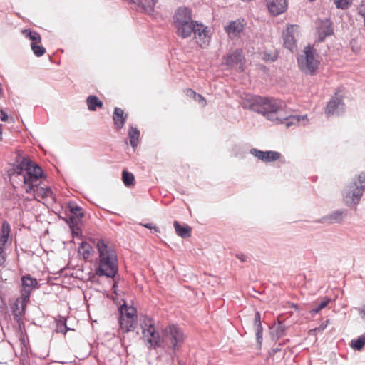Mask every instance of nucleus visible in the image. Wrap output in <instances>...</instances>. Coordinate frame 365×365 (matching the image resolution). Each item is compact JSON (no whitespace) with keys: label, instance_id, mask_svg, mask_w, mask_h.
I'll use <instances>...</instances> for the list:
<instances>
[{"label":"nucleus","instance_id":"49","mask_svg":"<svg viewBox=\"0 0 365 365\" xmlns=\"http://www.w3.org/2000/svg\"><path fill=\"white\" fill-rule=\"evenodd\" d=\"M0 365H7L6 363L0 362Z\"/></svg>","mask_w":365,"mask_h":365},{"label":"nucleus","instance_id":"5","mask_svg":"<svg viewBox=\"0 0 365 365\" xmlns=\"http://www.w3.org/2000/svg\"><path fill=\"white\" fill-rule=\"evenodd\" d=\"M119 331H133L137 326V310L133 306L123 304L119 308Z\"/></svg>","mask_w":365,"mask_h":365},{"label":"nucleus","instance_id":"32","mask_svg":"<svg viewBox=\"0 0 365 365\" xmlns=\"http://www.w3.org/2000/svg\"><path fill=\"white\" fill-rule=\"evenodd\" d=\"M354 0H334L336 6L339 9H346L351 4Z\"/></svg>","mask_w":365,"mask_h":365},{"label":"nucleus","instance_id":"2","mask_svg":"<svg viewBox=\"0 0 365 365\" xmlns=\"http://www.w3.org/2000/svg\"><path fill=\"white\" fill-rule=\"evenodd\" d=\"M98 257L95 273L98 277L113 278L118 272V256L114 248L102 240L96 242Z\"/></svg>","mask_w":365,"mask_h":365},{"label":"nucleus","instance_id":"44","mask_svg":"<svg viewBox=\"0 0 365 365\" xmlns=\"http://www.w3.org/2000/svg\"><path fill=\"white\" fill-rule=\"evenodd\" d=\"M143 226L148 229L154 230L155 232H159L158 227H157L156 226L153 225L151 223L145 224L143 225Z\"/></svg>","mask_w":365,"mask_h":365},{"label":"nucleus","instance_id":"27","mask_svg":"<svg viewBox=\"0 0 365 365\" xmlns=\"http://www.w3.org/2000/svg\"><path fill=\"white\" fill-rule=\"evenodd\" d=\"M92 252V247L91 245L86 242H82L78 250V255H81L83 259H87L90 257L91 253Z\"/></svg>","mask_w":365,"mask_h":365},{"label":"nucleus","instance_id":"19","mask_svg":"<svg viewBox=\"0 0 365 365\" xmlns=\"http://www.w3.org/2000/svg\"><path fill=\"white\" fill-rule=\"evenodd\" d=\"M128 118V114L124 113V110L120 108H115L113 112V120L115 128L117 130L121 129L125 123Z\"/></svg>","mask_w":365,"mask_h":365},{"label":"nucleus","instance_id":"46","mask_svg":"<svg viewBox=\"0 0 365 365\" xmlns=\"http://www.w3.org/2000/svg\"><path fill=\"white\" fill-rule=\"evenodd\" d=\"M2 139V129H1V125H0V140H1Z\"/></svg>","mask_w":365,"mask_h":365},{"label":"nucleus","instance_id":"13","mask_svg":"<svg viewBox=\"0 0 365 365\" xmlns=\"http://www.w3.org/2000/svg\"><path fill=\"white\" fill-rule=\"evenodd\" d=\"M250 153L264 163H270L279 160L282 155L277 151H262L255 148L250 150Z\"/></svg>","mask_w":365,"mask_h":365},{"label":"nucleus","instance_id":"12","mask_svg":"<svg viewBox=\"0 0 365 365\" xmlns=\"http://www.w3.org/2000/svg\"><path fill=\"white\" fill-rule=\"evenodd\" d=\"M191 21H193L192 20V14L188 8L181 6L176 10L173 16V24L175 26Z\"/></svg>","mask_w":365,"mask_h":365},{"label":"nucleus","instance_id":"6","mask_svg":"<svg viewBox=\"0 0 365 365\" xmlns=\"http://www.w3.org/2000/svg\"><path fill=\"white\" fill-rule=\"evenodd\" d=\"M164 343H166L173 351L179 350L184 343L185 336L182 330L176 325H170L163 331Z\"/></svg>","mask_w":365,"mask_h":365},{"label":"nucleus","instance_id":"24","mask_svg":"<svg viewBox=\"0 0 365 365\" xmlns=\"http://www.w3.org/2000/svg\"><path fill=\"white\" fill-rule=\"evenodd\" d=\"M11 232V227L8 222L4 221L1 225L0 232V245L4 246L7 242Z\"/></svg>","mask_w":365,"mask_h":365},{"label":"nucleus","instance_id":"1","mask_svg":"<svg viewBox=\"0 0 365 365\" xmlns=\"http://www.w3.org/2000/svg\"><path fill=\"white\" fill-rule=\"evenodd\" d=\"M11 180L22 181L26 188V193L34 192V198H52L53 192L48 187H41V180L43 177V170L34 162L28 158H24L21 162L9 172Z\"/></svg>","mask_w":365,"mask_h":365},{"label":"nucleus","instance_id":"35","mask_svg":"<svg viewBox=\"0 0 365 365\" xmlns=\"http://www.w3.org/2000/svg\"><path fill=\"white\" fill-rule=\"evenodd\" d=\"M329 299H323L319 304L318 307H317L316 308L312 309L310 311V313L314 315V314H317L321 309L325 308L327 304H329Z\"/></svg>","mask_w":365,"mask_h":365},{"label":"nucleus","instance_id":"23","mask_svg":"<svg viewBox=\"0 0 365 365\" xmlns=\"http://www.w3.org/2000/svg\"><path fill=\"white\" fill-rule=\"evenodd\" d=\"M23 34L25 37L29 38L31 41V48L34 46L40 45L41 43V38L38 33L31 31L30 29H25L22 31Z\"/></svg>","mask_w":365,"mask_h":365},{"label":"nucleus","instance_id":"31","mask_svg":"<svg viewBox=\"0 0 365 365\" xmlns=\"http://www.w3.org/2000/svg\"><path fill=\"white\" fill-rule=\"evenodd\" d=\"M365 345V336H360L351 341V346L356 350H360Z\"/></svg>","mask_w":365,"mask_h":365},{"label":"nucleus","instance_id":"20","mask_svg":"<svg viewBox=\"0 0 365 365\" xmlns=\"http://www.w3.org/2000/svg\"><path fill=\"white\" fill-rule=\"evenodd\" d=\"M242 52L240 51H235L234 52L228 53L223 58V63L229 66H234L242 60Z\"/></svg>","mask_w":365,"mask_h":365},{"label":"nucleus","instance_id":"37","mask_svg":"<svg viewBox=\"0 0 365 365\" xmlns=\"http://www.w3.org/2000/svg\"><path fill=\"white\" fill-rule=\"evenodd\" d=\"M71 207V212L76 215L77 217H83V212H82L81 207L78 205H72Z\"/></svg>","mask_w":365,"mask_h":365},{"label":"nucleus","instance_id":"21","mask_svg":"<svg viewBox=\"0 0 365 365\" xmlns=\"http://www.w3.org/2000/svg\"><path fill=\"white\" fill-rule=\"evenodd\" d=\"M173 226L177 235L182 238L190 237L192 232V228L187 225H181L178 221H174Z\"/></svg>","mask_w":365,"mask_h":365},{"label":"nucleus","instance_id":"43","mask_svg":"<svg viewBox=\"0 0 365 365\" xmlns=\"http://www.w3.org/2000/svg\"><path fill=\"white\" fill-rule=\"evenodd\" d=\"M185 93L187 96L194 98L196 96L197 93L191 88H187L185 90Z\"/></svg>","mask_w":365,"mask_h":365},{"label":"nucleus","instance_id":"7","mask_svg":"<svg viewBox=\"0 0 365 365\" xmlns=\"http://www.w3.org/2000/svg\"><path fill=\"white\" fill-rule=\"evenodd\" d=\"M284 103L278 99L264 98H259L257 101V110L264 115H267L270 118L273 114H276L282 110Z\"/></svg>","mask_w":365,"mask_h":365},{"label":"nucleus","instance_id":"39","mask_svg":"<svg viewBox=\"0 0 365 365\" xmlns=\"http://www.w3.org/2000/svg\"><path fill=\"white\" fill-rule=\"evenodd\" d=\"M256 339H257V343L260 346L262 342V327H256Z\"/></svg>","mask_w":365,"mask_h":365},{"label":"nucleus","instance_id":"4","mask_svg":"<svg viewBox=\"0 0 365 365\" xmlns=\"http://www.w3.org/2000/svg\"><path fill=\"white\" fill-rule=\"evenodd\" d=\"M298 63L300 69L307 74L314 75L319 66L320 60L316 50L312 47H306L298 58Z\"/></svg>","mask_w":365,"mask_h":365},{"label":"nucleus","instance_id":"9","mask_svg":"<svg viewBox=\"0 0 365 365\" xmlns=\"http://www.w3.org/2000/svg\"><path fill=\"white\" fill-rule=\"evenodd\" d=\"M299 33V27L295 24L288 25L282 32L284 46L291 51L297 48Z\"/></svg>","mask_w":365,"mask_h":365},{"label":"nucleus","instance_id":"42","mask_svg":"<svg viewBox=\"0 0 365 365\" xmlns=\"http://www.w3.org/2000/svg\"><path fill=\"white\" fill-rule=\"evenodd\" d=\"M359 14L364 19V23L365 26V3L360 4L359 7Z\"/></svg>","mask_w":365,"mask_h":365},{"label":"nucleus","instance_id":"28","mask_svg":"<svg viewBox=\"0 0 365 365\" xmlns=\"http://www.w3.org/2000/svg\"><path fill=\"white\" fill-rule=\"evenodd\" d=\"M130 144L133 148L137 147L140 138V131L134 127H131L128 132Z\"/></svg>","mask_w":365,"mask_h":365},{"label":"nucleus","instance_id":"40","mask_svg":"<svg viewBox=\"0 0 365 365\" xmlns=\"http://www.w3.org/2000/svg\"><path fill=\"white\" fill-rule=\"evenodd\" d=\"M6 254L4 250V246L0 245V267H4L6 262Z\"/></svg>","mask_w":365,"mask_h":365},{"label":"nucleus","instance_id":"26","mask_svg":"<svg viewBox=\"0 0 365 365\" xmlns=\"http://www.w3.org/2000/svg\"><path fill=\"white\" fill-rule=\"evenodd\" d=\"M344 212L341 211L334 212L323 218V222L329 224L339 223L342 221Z\"/></svg>","mask_w":365,"mask_h":365},{"label":"nucleus","instance_id":"30","mask_svg":"<svg viewBox=\"0 0 365 365\" xmlns=\"http://www.w3.org/2000/svg\"><path fill=\"white\" fill-rule=\"evenodd\" d=\"M300 120V118L298 115H290L284 118V122L280 120L281 123H284L287 128L290 127L292 125L298 123Z\"/></svg>","mask_w":365,"mask_h":365},{"label":"nucleus","instance_id":"34","mask_svg":"<svg viewBox=\"0 0 365 365\" xmlns=\"http://www.w3.org/2000/svg\"><path fill=\"white\" fill-rule=\"evenodd\" d=\"M34 55L37 57L43 56L46 53V48L41 45L34 46L31 48Z\"/></svg>","mask_w":365,"mask_h":365},{"label":"nucleus","instance_id":"11","mask_svg":"<svg viewBox=\"0 0 365 365\" xmlns=\"http://www.w3.org/2000/svg\"><path fill=\"white\" fill-rule=\"evenodd\" d=\"M37 284L38 282L35 278L31 277L29 274L24 275L21 277V297L26 299H29L31 292Z\"/></svg>","mask_w":365,"mask_h":365},{"label":"nucleus","instance_id":"8","mask_svg":"<svg viewBox=\"0 0 365 365\" xmlns=\"http://www.w3.org/2000/svg\"><path fill=\"white\" fill-rule=\"evenodd\" d=\"M365 187V173H361L357 180L349 187L345 196L347 203H356L359 201Z\"/></svg>","mask_w":365,"mask_h":365},{"label":"nucleus","instance_id":"29","mask_svg":"<svg viewBox=\"0 0 365 365\" xmlns=\"http://www.w3.org/2000/svg\"><path fill=\"white\" fill-rule=\"evenodd\" d=\"M122 180L126 187L134 186L135 177L133 173L124 170L122 173Z\"/></svg>","mask_w":365,"mask_h":365},{"label":"nucleus","instance_id":"15","mask_svg":"<svg viewBox=\"0 0 365 365\" xmlns=\"http://www.w3.org/2000/svg\"><path fill=\"white\" fill-rule=\"evenodd\" d=\"M245 22L244 19L232 21L225 26V30L231 38L237 37L245 29Z\"/></svg>","mask_w":365,"mask_h":365},{"label":"nucleus","instance_id":"33","mask_svg":"<svg viewBox=\"0 0 365 365\" xmlns=\"http://www.w3.org/2000/svg\"><path fill=\"white\" fill-rule=\"evenodd\" d=\"M157 2L158 0H146V5L143 6L145 11L149 14L153 13Z\"/></svg>","mask_w":365,"mask_h":365},{"label":"nucleus","instance_id":"48","mask_svg":"<svg viewBox=\"0 0 365 365\" xmlns=\"http://www.w3.org/2000/svg\"><path fill=\"white\" fill-rule=\"evenodd\" d=\"M292 307H294L296 309H297V305L294 304H292Z\"/></svg>","mask_w":365,"mask_h":365},{"label":"nucleus","instance_id":"41","mask_svg":"<svg viewBox=\"0 0 365 365\" xmlns=\"http://www.w3.org/2000/svg\"><path fill=\"white\" fill-rule=\"evenodd\" d=\"M255 325L256 327H262L261 317L259 312H256L255 314Z\"/></svg>","mask_w":365,"mask_h":365},{"label":"nucleus","instance_id":"47","mask_svg":"<svg viewBox=\"0 0 365 365\" xmlns=\"http://www.w3.org/2000/svg\"><path fill=\"white\" fill-rule=\"evenodd\" d=\"M2 96H3V89H2L1 86L0 85V97H1Z\"/></svg>","mask_w":365,"mask_h":365},{"label":"nucleus","instance_id":"10","mask_svg":"<svg viewBox=\"0 0 365 365\" xmlns=\"http://www.w3.org/2000/svg\"><path fill=\"white\" fill-rule=\"evenodd\" d=\"M344 96L339 93L336 92L334 96L327 103L325 108V114L327 116L334 115L337 109H344V103H343Z\"/></svg>","mask_w":365,"mask_h":365},{"label":"nucleus","instance_id":"18","mask_svg":"<svg viewBox=\"0 0 365 365\" xmlns=\"http://www.w3.org/2000/svg\"><path fill=\"white\" fill-rule=\"evenodd\" d=\"M333 34L331 22L328 20L321 21L318 25V36L320 41H322L327 36Z\"/></svg>","mask_w":365,"mask_h":365},{"label":"nucleus","instance_id":"38","mask_svg":"<svg viewBox=\"0 0 365 365\" xmlns=\"http://www.w3.org/2000/svg\"><path fill=\"white\" fill-rule=\"evenodd\" d=\"M195 101H197L202 107H205L207 105L206 99L201 95L197 93L196 96L193 98Z\"/></svg>","mask_w":365,"mask_h":365},{"label":"nucleus","instance_id":"14","mask_svg":"<svg viewBox=\"0 0 365 365\" xmlns=\"http://www.w3.org/2000/svg\"><path fill=\"white\" fill-rule=\"evenodd\" d=\"M193 34L196 42L200 46L204 47L208 45L210 37L209 36L208 31L203 25L197 24L193 31Z\"/></svg>","mask_w":365,"mask_h":365},{"label":"nucleus","instance_id":"17","mask_svg":"<svg viewBox=\"0 0 365 365\" xmlns=\"http://www.w3.org/2000/svg\"><path fill=\"white\" fill-rule=\"evenodd\" d=\"M196 24L197 22L191 21L189 23L182 24V25L175 26V28L176 29V33L178 36L182 38L190 37L192 33H193Z\"/></svg>","mask_w":365,"mask_h":365},{"label":"nucleus","instance_id":"45","mask_svg":"<svg viewBox=\"0 0 365 365\" xmlns=\"http://www.w3.org/2000/svg\"><path fill=\"white\" fill-rule=\"evenodd\" d=\"M0 118L2 121H6L8 120V115L3 110H0Z\"/></svg>","mask_w":365,"mask_h":365},{"label":"nucleus","instance_id":"16","mask_svg":"<svg viewBox=\"0 0 365 365\" xmlns=\"http://www.w3.org/2000/svg\"><path fill=\"white\" fill-rule=\"evenodd\" d=\"M288 0H266L267 7L273 16L284 13L287 8Z\"/></svg>","mask_w":365,"mask_h":365},{"label":"nucleus","instance_id":"25","mask_svg":"<svg viewBox=\"0 0 365 365\" xmlns=\"http://www.w3.org/2000/svg\"><path fill=\"white\" fill-rule=\"evenodd\" d=\"M86 103L89 110L95 111L96 108H101L103 103L96 96L91 95L86 99Z\"/></svg>","mask_w":365,"mask_h":365},{"label":"nucleus","instance_id":"3","mask_svg":"<svg viewBox=\"0 0 365 365\" xmlns=\"http://www.w3.org/2000/svg\"><path fill=\"white\" fill-rule=\"evenodd\" d=\"M142 339L149 349H156L163 346V336L161 337L155 327V322L149 317H145L140 322Z\"/></svg>","mask_w":365,"mask_h":365},{"label":"nucleus","instance_id":"36","mask_svg":"<svg viewBox=\"0 0 365 365\" xmlns=\"http://www.w3.org/2000/svg\"><path fill=\"white\" fill-rule=\"evenodd\" d=\"M277 58V56L275 53H264L262 54V58L265 61H274Z\"/></svg>","mask_w":365,"mask_h":365},{"label":"nucleus","instance_id":"22","mask_svg":"<svg viewBox=\"0 0 365 365\" xmlns=\"http://www.w3.org/2000/svg\"><path fill=\"white\" fill-rule=\"evenodd\" d=\"M29 299H26L21 296V298L17 299L14 303V314L16 317H21L26 310L27 302Z\"/></svg>","mask_w":365,"mask_h":365}]
</instances>
